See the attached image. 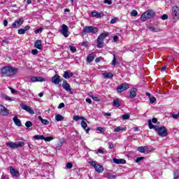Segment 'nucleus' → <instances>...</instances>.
<instances>
[{
	"label": "nucleus",
	"mask_w": 179,
	"mask_h": 179,
	"mask_svg": "<svg viewBox=\"0 0 179 179\" xmlns=\"http://www.w3.org/2000/svg\"><path fill=\"white\" fill-rule=\"evenodd\" d=\"M148 127L150 128V129H155V131H156L159 136L164 137L169 135V134L167 133V129H166L164 126H155L153 124V123H152L151 120H148Z\"/></svg>",
	"instance_id": "1"
},
{
	"label": "nucleus",
	"mask_w": 179,
	"mask_h": 179,
	"mask_svg": "<svg viewBox=\"0 0 179 179\" xmlns=\"http://www.w3.org/2000/svg\"><path fill=\"white\" fill-rule=\"evenodd\" d=\"M17 71V69L6 66L1 69V76H13V75H16Z\"/></svg>",
	"instance_id": "2"
},
{
	"label": "nucleus",
	"mask_w": 179,
	"mask_h": 179,
	"mask_svg": "<svg viewBox=\"0 0 179 179\" xmlns=\"http://www.w3.org/2000/svg\"><path fill=\"white\" fill-rule=\"evenodd\" d=\"M6 145L8 148H10V149H17L18 148H22V146H24V141H20L18 143H14L12 141L7 142Z\"/></svg>",
	"instance_id": "3"
},
{
	"label": "nucleus",
	"mask_w": 179,
	"mask_h": 179,
	"mask_svg": "<svg viewBox=\"0 0 179 179\" xmlns=\"http://www.w3.org/2000/svg\"><path fill=\"white\" fill-rule=\"evenodd\" d=\"M98 31L99 29L93 26H85L83 31L85 34H89L90 33H92V34H96V33H98Z\"/></svg>",
	"instance_id": "4"
},
{
	"label": "nucleus",
	"mask_w": 179,
	"mask_h": 179,
	"mask_svg": "<svg viewBox=\"0 0 179 179\" xmlns=\"http://www.w3.org/2000/svg\"><path fill=\"white\" fill-rule=\"evenodd\" d=\"M155 16V12L148 10H146L141 17V19L143 22H146L148 19H152Z\"/></svg>",
	"instance_id": "5"
},
{
	"label": "nucleus",
	"mask_w": 179,
	"mask_h": 179,
	"mask_svg": "<svg viewBox=\"0 0 179 179\" xmlns=\"http://www.w3.org/2000/svg\"><path fill=\"white\" fill-rule=\"evenodd\" d=\"M128 89H129V84L122 83L116 88V90L118 93H122V92H125V90H128Z\"/></svg>",
	"instance_id": "6"
},
{
	"label": "nucleus",
	"mask_w": 179,
	"mask_h": 179,
	"mask_svg": "<svg viewBox=\"0 0 179 179\" xmlns=\"http://www.w3.org/2000/svg\"><path fill=\"white\" fill-rule=\"evenodd\" d=\"M24 22V18L21 17L17 20H15L13 24H12V27L13 29H16L17 27H20L21 25L23 24V22Z\"/></svg>",
	"instance_id": "7"
},
{
	"label": "nucleus",
	"mask_w": 179,
	"mask_h": 179,
	"mask_svg": "<svg viewBox=\"0 0 179 179\" xmlns=\"http://www.w3.org/2000/svg\"><path fill=\"white\" fill-rule=\"evenodd\" d=\"M172 15L174 20L177 21L179 19V8L177 6H174L172 8Z\"/></svg>",
	"instance_id": "8"
},
{
	"label": "nucleus",
	"mask_w": 179,
	"mask_h": 179,
	"mask_svg": "<svg viewBox=\"0 0 179 179\" xmlns=\"http://www.w3.org/2000/svg\"><path fill=\"white\" fill-rule=\"evenodd\" d=\"M62 87L66 92H70L71 94H73V92H72V88H71V85L65 80L63 81Z\"/></svg>",
	"instance_id": "9"
},
{
	"label": "nucleus",
	"mask_w": 179,
	"mask_h": 179,
	"mask_svg": "<svg viewBox=\"0 0 179 179\" xmlns=\"http://www.w3.org/2000/svg\"><path fill=\"white\" fill-rule=\"evenodd\" d=\"M10 173L12 176V177L17 178L20 177V173H19V171L15 169L13 166H10Z\"/></svg>",
	"instance_id": "10"
},
{
	"label": "nucleus",
	"mask_w": 179,
	"mask_h": 179,
	"mask_svg": "<svg viewBox=\"0 0 179 179\" xmlns=\"http://www.w3.org/2000/svg\"><path fill=\"white\" fill-rule=\"evenodd\" d=\"M68 30H69V28L68 27L66 26V24H63L62 25V29L60 31V33L61 34H62V36H64V37H68Z\"/></svg>",
	"instance_id": "11"
},
{
	"label": "nucleus",
	"mask_w": 179,
	"mask_h": 179,
	"mask_svg": "<svg viewBox=\"0 0 179 179\" xmlns=\"http://www.w3.org/2000/svg\"><path fill=\"white\" fill-rule=\"evenodd\" d=\"M20 107L21 108H22V110L27 111V113H29V114H34V110H33V109H31L30 106H27L26 104L24 103H21Z\"/></svg>",
	"instance_id": "12"
},
{
	"label": "nucleus",
	"mask_w": 179,
	"mask_h": 179,
	"mask_svg": "<svg viewBox=\"0 0 179 179\" xmlns=\"http://www.w3.org/2000/svg\"><path fill=\"white\" fill-rule=\"evenodd\" d=\"M0 114L3 116H6L9 115V110L1 104H0Z\"/></svg>",
	"instance_id": "13"
},
{
	"label": "nucleus",
	"mask_w": 179,
	"mask_h": 179,
	"mask_svg": "<svg viewBox=\"0 0 179 179\" xmlns=\"http://www.w3.org/2000/svg\"><path fill=\"white\" fill-rule=\"evenodd\" d=\"M52 82L55 85H59L61 82H62V80H61L58 74H55L52 78Z\"/></svg>",
	"instance_id": "14"
},
{
	"label": "nucleus",
	"mask_w": 179,
	"mask_h": 179,
	"mask_svg": "<svg viewBox=\"0 0 179 179\" xmlns=\"http://www.w3.org/2000/svg\"><path fill=\"white\" fill-rule=\"evenodd\" d=\"M113 163L115 164H125L127 163V161L124 159H116L113 158Z\"/></svg>",
	"instance_id": "15"
},
{
	"label": "nucleus",
	"mask_w": 179,
	"mask_h": 179,
	"mask_svg": "<svg viewBox=\"0 0 179 179\" xmlns=\"http://www.w3.org/2000/svg\"><path fill=\"white\" fill-rule=\"evenodd\" d=\"M138 92V90L135 87L131 88L130 90V99H135L136 97V92Z\"/></svg>",
	"instance_id": "16"
},
{
	"label": "nucleus",
	"mask_w": 179,
	"mask_h": 179,
	"mask_svg": "<svg viewBox=\"0 0 179 179\" xmlns=\"http://www.w3.org/2000/svg\"><path fill=\"white\" fill-rule=\"evenodd\" d=\"M81 127H82V128H83V129H85V131L87 134H89V131H90V128L86 129V128H87V123H86V122H85V120L81 121Z\"/></svg>",
	"instance_id": "17"
},
{
	"label": "nucleus",
	"mask_w": 179,
	"mask_h": 179,
	"mask_svg": "<svg viewBox=\"0 0 179 179\" xmlns=\"http://www.w3.org/2000/svg\"><path fill=\"white\" fill-rule=\"evenodd\" d=\"M94 169L97 173H103L104 171V168L100 164H96Z\"/></svg>",
	"instance_id": "18"
},
{
	"label": "nucleus",
	"mask_w": 179,
	"mask_h": 179,
	"mask_svg": "<svg viewBox=\"0 0 179 179\" xmlns=\"http://www.w3.org/2000/svg\"><path fill=\"white\" fill-rule=\"evenodd\" d=\"M72 76H73V73L71 71H64L63 75V78L65 79H69V78H72Z\"/></svg>",
	"instance_id": "19"
},
{
	"label": "nucleus",
	"mask_w": 179,
	"mask_h": 179,
	"mask_svg": "<svg viewBox=\"0 0 179 179\" xmlns=\"http://www.w3.org/2000/svg\"><path fill=\"white\" fill-rule=\"evenodd\" d=\"M13 121L15 124V125H17V127H22V122H20V120L17 118V116H15L13 118Z\"/></svg>",
	"instance_id": "20"
},
{
	"label": "nucleus",
	"mask_w": 179,
	"mask_h": 179,
	"mask_svg": "<svg viewBox=\"0 0 179 179\" xmlns=\"http://www.w3.org/2000/svg\"><path fill=\"white\" fill-rule=\"evenodd\" d=\"M31 82H44L45 80L44 78L41 77H32L31 78Z\"/></svg>",
	"instance_id": "21"
},
{
	"label": "nucleus",
	"mask_w": 179,
	"mask_h": 179,
	"mask_svg": "<svg viewBox=\"0 0 179 179\" xmlns=\"http://www.w3.org/2000/svg\"><path fill=\"white\" fill-rule=\"evenodd\" d=\"M97 47L98 48H103L104 47V41L97 38Z\"/></svg>",
	"instance_id": "22"
},
{
	"label": "nucleus",
	"mask_w": 179,
	"mask_h": 179,
	"mask_svg": "<svg viewBox=\"0 0 179 179\" xmlns=\"http://www.w3.org/2000/svg\"><path fill=\"white\" fill-rule=\"evenodd\" d=\"M104 79H113L114 75L112 73H103Z\"/></svg>",
	"instance_id": "23"
},
{
	"label": "nucleus",
	"mask_w": 179,
	"mask_h": 179,
	"mask_svg": "<svg viewBox=\"0 0 179 179\" xmlns=\"http://www.w3.org/2000/svg\"><path fill=\"white\" fill-rule=\"evenodd\" d=\"M93 59H94V53H90L87 57V62H89L90 64L91 62H93Z\"/></svg>",
	"instance_id": "24"
},
{
	"label": "nucleus",
	"mask_w": 179,
	"mask_h": 179,
	"mask_svg": "<svg viewBox=\"0 0 179 179\" xmlns=\"http://www.w3.org/2000/svg\"><path fill=\"white\" fill-rule=\"evenodd\" d=\"M121 106V101L120 99L117 98L116 99L113 100V107H120Z\"/></svg>",
	"instance_id": "25"
},
{
	"label": "nucleus",
	"mask_w": 179,
	"mask_h": 179,
	"mask_svg": "<svg viewBox=\"0 0 179 179\" xmlns=\"http://www.w3.org/2000/svg\"><path fill=\"white\" fill-rule=\"evenodd\" d=\"M92 17H96L97 19L103 16V14L101 13L94 11L92 13Z\"/></svg>",
	"instance_id": "26"
},
{
	"label": "nucleus",
	"mask_w": 179,
	"mask_h": 179,
	"mask_svg": "<svg viewBox=\"0 0 179 179\" xmlns=\"http://www.w3.org/2000/svg\"><path fill=\"white\" fill-rule=\"evenodd\" d=\"M109 33L108 32H105V33H103V34H101L98 38H99L101 40H102L103 41H104L105 38L106 37H108L109 36Z\"/></svg>",
	"instance_id": "27"
},
{
	"label": "nucleus",
	"mask_w": 179,
	"mask_h": 179,
	"mask_svg": "<svg viewBox=\"0 0 179 179\" xmlns=\"http://www.w3.org/2000/svg\"><path fill=\"white\" fill-rule=\"evenodd\" d=\"M34 47L36 48H38V50H41V40H37L35 42Z\"/></svg>",
	"instance_id": "28"
},
{
	"label": "nucleus",
	"mask_w": 179,
	"mask_h": 179,
	"mask_svg": "<svg viewBox=\"0 0 179 179\" xmlns=\"http://www.w3.org/2000/svg\"><path fill=\"white\" fill-rule=\"evenodd\" d=\"M38 120H41V122H42V124H43V125H48V124H50V122L47 120L43 119V117L41 116H38Z\"/></svg>",
	"instance_id": "29"
},
{
	"label": "nucleus",
	"mask_w": 179,
	"mask_h": 179,
	"mask_svg": "<svg viewBox=\"0 0 179 179\" xmlns=\"http://www.w3.org/2000/svg\"><path fill=\"white\" fill-rule=\"evenodd\" d=\"M138 152H140L141 153H145L146 152V150H148V147L146 146H140L138 148Z\"/></svg>",
	"instance_id": "30"
},
{
	"label": "nucleus",
	"mask_w": 179,
	"mask_h": 179,
	"mask_svg": "<svg viewBox=\"0 0 179 179\" xmlns=\"http://www.w3.org/2000/svg\"><path fill=\"white\" fill-rule=\"evenodd\" d=\"M34 139H36V141H43V140H44V136H43V135H35L34 136Z\"/></svg>",
	"instance_id": "31"
},
{
	"label": "nucleus",
	"mask_w": 179,
	"mask_h": 179,
	"mask_svg": "<svg viewBox=\"0 0 179 179\" xmlns=\"http://www.w3.org/2000/svg\"><path fill=\"white\" fill-rule=\"evenodd\" d=\"M55 120L57 122L64 120V117L61 115L60 114H58L55 116Z\"/></svg>",
	"instance_id": "32"
},
{
	"label": "nucleus",
	"mask_w": 179,
	"mask_h": 179,
	"mask_svg": "<svg viewBox=\"0 0 179 179\" xmlns=\"http://www.w3.org/2000/svg\"><path fill=\"white\" fill-rule=\"evenodd\" d=\"M54 139V137L52 136H49V137H44L43 141L45 142H51Z\"/></svg>",
	"instance_id": "33"
},
{
	"label": "nucleus",
	"mask_w": 179,
	"mask_h": 179,
	"mask_svg": "<svg viewBox=\"0 0 179 179\" xmlns=\"http://www.w3.org/2000/svg\"><path fill=\"white\" fill-rule=\"evenodd\" d=\"M80 45L83 47H89V42L87 41H83V43H80Z\"/></svg>",
	"instance_id": "34"
},
{
	"label": "nucleus",
	"mask_w": 179,
	"mask_h": 179,
	"mask_svg": "<svg viewBox=\"0 0 179 179\" xmlns=\"http://www.w3.org/2000/svg\"><path fill=\"white\" fill-rule=\"evenodd\" d=\"M25 127L27 128H30L31 127H33V123L31 121H27L25 123Z\"/></svg>",
	"instance_id": "35"
},
{
	"label": "nucleus",
	"mask_w": 179,
	"mask_h": 179,
	"mask_svg": "<svg viewBox=\"0 0 179 179\" xmlns=\"http://www.w3.org/2000/svg\"><path fill=\"white\" fill-rule=\"evenodd\" d=\"M122 118L123 121H125V120H129V115L124 114V115H122Z\"/></svg>",
	"instance_id": "36"
},
{
	"label": "nucleus",
	"mask_w": 179,
	"mask_h": 179,
	"mask_svg": "<svg viewBox=\"0 0 179 179\" xmlns=\"http://www.w3.org/2000/svg\"><path fill=\"white\" fill-rule=\"evenodd\" d=\"M113 59L112 61V65H113V66H115V65H117V59L115 58V55H113Z\"/></svg>",
	"instance_id": "37"
},
{
	"label": "nucleus",
	"mask_w": 179,
	"mask_h": 179,
	"mask_svg": "<svg viewBox=\"0 0 179 179\" xmlns=\"http://www.w3.org/2000/svg\"><path fill=\"white\" fill-rule=\"evenodd\" d=\"M8 89L10 90L13 94H16V93H17V90H15V89L12 88V87H8Z\"/></svg>",
	"instance_id": "38"
},
{
	"label": "nucleus",
	"mask_w": 179,
	"mask_h": 179,
	"mask_svg": "<svg viewBox=\"0 0 179 179\" xmlns=\"http://www.w3.org/2000/svg\"><path fill=\"white\" fill-rule=\"evenodd\" d=\"M131 16H138V11H136V10H133L131 12Z\"/></svg>",
	"instance_id": "39"
},
{
	"label": "nucleus",
	"mask_w": 179,
	"mask_h": 179,
	"mask_svg": "<svg viewBox=\"0 0 179 179\" xmlns=\"http://www.w3.org/2000/svg\"><path fill=\"white\" fill-rule=\"evenodd\" d=\"M66 169H71L73 167V165L71 162H68L66 165Z\"/></svg>",
	"instance_id": "40"
},
{
	"label": "nucleus",
	"mask_w": 179,
	"mask_h": 179,
	"mask_svg": "<svg viewBox=\"0 0 179 179\" xmlns=\"http://www.w3.org/2000/svg\"><path fill=\"white\" fill-rule=\"evenodd\" d=\"M89 164H90V166H92V167H96V166L97 165V164H96V161H90Z\"/></svg>",
	"instance_id": "41"
},
{
	"label": "nucleus",
	"mask_w": 179,
	"mask_h": 179,
	"mask_svg": "<svg viewBox=\"0 0 179 179\" xmlns=\"http://www.w3.org/2000/svg\"><path fill=\"white\" fill-rule=\"evenodd\" d=\"M90 97H92V100H94V101H100V100L99 99V97L97 96H94L93 95H90Z\"/></svg>",
	"instance_id": "42"
},
{
	"label": "nucleus",
	"mask_w": 179,
	"mask_h": 179,
	"mask_svg": "<svg viewBox=\"0 0 179 179\" xmlns=\"http://www.w3.org/2000/svg\"><path fill=\"white\" fill-rule=\"evenodd\" d=\"M26 33V30L24 29H18V34H24Z\"/></svg>",
	"instance_id": "43"
},
{
	"label": "nucleus",
	"mask_w": 179,
	"mask_h": 179,
	"mask_svg": "<svg viewBox=\"0 0 179 179\" xmlns=\"http://www.w3.org/2000/svg\"><path fill=\"white\" fill-rule=\"evenodd\" d=\"M69 48H70V51H71V52H76V47L70 45Z\"/></svg>",
	"instance_id": "44"
},
{
	"label": "nucleus",
	"mask_w": 179,
	"mask_h": 179,
	"mask_svg": "<svg viewBox=\"0 0 179 179\" xmlns=\"http://www.w3.org/2000/svg\"><path fill=\"white\" fill-rule=\"evenodd\" d=\"M143 159H145V157H137L136 159V163H139V162H142V160H143Z\"/></svg>",
	"instance_id": "45"
},
{
	"label": "nucleus",
	"mask_w": 179,
	"mask_h": 179,
	"mask_svg": "<svg viewBox=\"0 0 179 179\" xmlns=\"http://www.w3.org/2000/svg\"><path fill=\"white\" fill-rule=\"evenodd\" d=\"M161 19L162 20H167V19H169V15L164 14L163 15L161 16Z\"/></svg>",
	"instance_id": "46"
},
{
	"label": "nucleus",
	"mask_w": 179,
	"mask_h": 179,
	"mask_svg": "<svg viewBox=\"0 0 179 179\" xmlns=\"http://www.w3.org/2000/svg\"><path fill=\"white\" fill-rule=\"evenodd\" d=\"M96 131H99V132H101V134H103V133H104L105 130H104V128L99 127L96 128Z\"/></svg>",
	"instance_id": "47"
},
{
	"label": "nucleus",
	"mask_w": 179,
	"mask_h": 179,
	"mask_svg": "<svg viewBox=\"0 0 179 179\" xmlns=\"http://www.w3.org/2000/svg\"><path fill=\"white\" fill-rule=\"evenodd\" d=\"M43 31V28H39L36 30H35L34 33L35 34H38V33H41Z\"/></svg>",
	"instance_id": "48"
},
{
	"label": "nucleus",
	"mask_w": 179,
	"mask_h": 179,
	"mask_svg": "<svg viewBox=\"0 0 179 179\" xmlns=\"http://www.w3.org/2000/svg\"><path fill=\"white\" fill-rule=\"evenodd\" d=\"M178 117H179V112L178 113V114H172V117L174 120H177V118H178Z\"/></svg>",
	"instance_id": "49"
},
{
	"label": "nucleus",
	"mask_w": 179,
	"mask_h": 179,
	"mask_svg": "<svg viewBox=\"0 0 179 179\" xmlns=\"http://www.w3.org/2000/svg\"><path fill=\"white\" fill-rule=\"evenodd\" d=\"M150 103H152V104H153V103H155V101H156V98L155 96H152V98H150Z\"/></svg>",
	"instance_id": "50"
},
{
	"label": "nucleus",
	"mask_w": 179,
	"mask_h": 179,
	"mask_svg": "<svg viewBox=\"0 0 179 179\" xmlns=\"http://www.w3.org/2000/svg\"><path fill=\"white\" fill-rule=\"evenodd\" d=\"M117 20H118V18H113L110 20V24H114V23H115V22H117Z\"/></svg>",
	"instance_id": "51"
},
{
	"label": "nucleus",
	"mask_w": 179,
	"mask_h": 179,
	"mask_svg": "<svg viewBox=\"0 0 179 179\" xmlns=\"http://www.w3.org/2000/svg\"><path fill=\"white\" fill-rule=\"evenodd\" d=\"M64 107H65V103H61L58 106V108H64Z\"/></svg>",
	"instance_id": "52"
},
{
	"label": "nucleus",
	"mask_w": 179,
	"mask_h": 179,
	"mask_svg": "<svg viewBox=\"0 0 179 179\" xmlns=\"http://www.w3.org/2000/svg\"><path fill=\"white\" fill-rule=\"evenodd\" d=\"M121 131L120 127H117L115 129H114V132H120Z\"/></svg>",
	"instance_id": "53"
},
{
	"label": "nucleus",
	"mask_w": 179,
	"mask_h": 179,
	"mask_svg": "<svg viewBox=\"0 0 179 179\" xmlns=\"http://www.w3.org/2000/svg\"><path fill=\"white\" fill-rule=\"evenodd\" d=\"M31 52H32V54L34 55H37L38 54V50H32Z\"/></svg>",
	"instance_id": "54"
},
{
	"label": "nucleus",
	"mask_w": 179,
	"mask_h": 179,
	"mask_svg": "<svg viewBox=\"0 0 179 179\" xmlns=\"http://www.w3.org/2000/svg\"><path fill=\"white\" fill-rule=\"evenodd\" d=\"M5 100H6L7 101H12V98L9 97L8 96H5Z\"/></svg>",
	"instance_id": "55"
},
{
	"label": "nucleus",
	"mask_w": 179,
	"mask_h": 179,
	"mask_svg": "<svg viewBox=\"0 0 179 179\" xmlns=\"http://www.w3.org/2000/svg\"><path fill=\"white\" fill-rule=\"evenodd\" d=\"M2 179H9V176L8 175L3 174L1 176Z\"/></svg>",
	"instance_id": "56"
},
{
	"label": "nucleus",
	"mask_w": 179,
	"mask_h": 179,
	"mask_svg": "<svg viewBox=\"0 0 179 179\" xmlns=\"http://www.w3.org/2000/svg\"><path fill=\"white\" fill-rule=\"evenodd\" d=\"M109 149H114V144L113 143H108Z\"/></svg>",
	"instance_id": "57"
},
{
	"label": "nucleus",
	"mask_w": 179,
	"mask_h": 179,
	"mask_svg": "<svg viewBox=\"0 0 179 179\" xmlns=\"http://www.w3.org/2000/svg\"><path fill=\"white\" fill-rule=\"evenodd\" d=\"M151 122H153V124H156L157 122V118L153 117Z\"/></svg>",
	"instance_id": "58"
},
{
	"label": "nucleus",
	"mask_w": 179,
	"mask_h": 179,
	"mask_svg": "<svg viewBox=\"0 0 179 179\" xmlns=\"http://www.w3.org/2000/svg\"><path fill=\"white\" fill-rule=\"evenodd\" d=\"M104 3H108V5H111V3H113L110 0H105Z\"/></svg>",
	"instance_id": "59"
},
{
	"label": "nucleus",
	"mask_w": 179,
	"mask_h": 179,
	"mask_svg": "<svg viewBox=\"0 0 179 179\" xmlns=\"http://www.w3.org/2000/svg\"><path fill=\"white\" fill-rule=\"evenodd\" d=\"M85 101L88 103V104H92V99L87 98L85 99Z\"/></svg>",
	"instance_id": "60"
},
{
	"label": "nucleus",
	"mask_w": 179,
	"mask_h": 179,
	"mask_svg": "<svg viewBox=\"0 0 179 179\" xmlns=\"http://www.w3.org/2000/svg\"><path fill=\"white\" fill-rule=\"evenodd\" d=\"M73 120H74V121H79V116H73Z\"/></svg>",
	"instance_id": "61"
},
{
	"label": "nucleus",
	"mask_w": 179,
	"mask_h": 179,
	"mask_svg": "<svg viewBox=\"0 0 179 179\" xmlns=\"http://www.w3.org/2000/svg\"><path fill=\"white\" fill-rule=\"evenodd\" d=\"M149 30H150V31H155L156 30V29L154 27H149Z\"/></svg>",
	"instance_id": "62"
},
{
	"label": "nucleus",
	"mask_w": 179,
	"mask_h": 179,
	"mask_svg": "<svg viewBox=\"0 0 179 179\" xmlns=\"http://www.w3.org/2000/svg\"><path fill=\"white\" fill-rule=\"evenodd\" d=\"M113 41H115V43H117L118 41V36H113Z\"/></svg>",
	"instance_id": "63"
},
{
	"label": "nucleus",
	"mask_w": 179,
	"mask_h": 179,
	"mask_svg": "<svg viewBox=\"0 0 179 179\" xmlns=\"http://www.w3.org/2000/svg\"><path fill=\"white\" fill-rule=\"evenodd\" d=\"M3 26L5 27H6V26H8V20H4L3 21Z\"/></svg>",
	"instance_id": "64"
}]
</instances>
